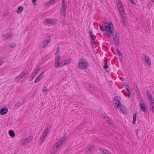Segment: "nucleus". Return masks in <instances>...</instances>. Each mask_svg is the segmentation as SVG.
<instances>
[{
	"instance_id": "f257e3e1",
	"label": "nucleus",
	"mask_w": 154,
	"mask_h": 154,
	"mask_svg": "<svg viewBox=\"0 0 154 154\" xmlns=\"http://www.w3.org/2000/svg\"><path fill=\"white\" fill-rule=\"evenodd\" d=\"M59 49H57L56 54L54 65L56 67H60L69 64L71 63V59L70 58H66L67 56L64 54H60Z\"/></svg>"
},
{
	"instance_id": "f03ea898",
	"label": "nucleus",
	"mask_w": 154,
	"mask_h": 154,
	"mask_svg": "<svg viewBox=\"0 0 154 154\" xmlns=\"http://www.w3.org/2000/svg\"><path fill=\"white\" fill-rule=\"evenodd\" d=\"M102 27L105 31L106 36L108 38L114 34V26L111 22H106L104 23Z\"/></svg>"
},
{
	"instance_id": "7ed1b4c3",
	"label": "nucleus",
	"mask_w": 154,
	"mask_h": 154,
	"mask_svg": "<svg viewBox=\"0 0 154 154\" xmlns=\"http://www.w3.org/2000/svg\"><path fill=\"white\" fill-rule=\"evenodd\" d=\"M79 69L85 70L88 67V64L86 60L83 59H80L78 63Z\"/></svg>"
},
{
	"instance_id": "20e7f679",
	"label": "nucleus",
	"mask_w": 154,
	"mask_h": 154,
	"mask_svg": "<svg viewBox=\"0 0 154 154\" xmlns=\"http://www.w3.org/2000/svg\"><path fill=\"white\" fill-rule=\"evenodd\" d=\"M66 137L64 136L61 138L55 143L54 149H57L58 150L65 143L66 141Z\"/></svg>"
},
{
	"instance_id": "39448f33",
	"label": "nucleus",
	"mask_w": 154,
	"mask_h": 154,
	"mask_svg": "<svg viewBox=\"0 0 154 154\" xmlns=\"http://www.w3.org/2000/svg\"><path fill=\"white\" fill-rule=\"evenodd\" d=\"M50 127H47L44 131L43 134L40 138L39 140V142L42 143L45 140V139L46 138L47 135L50 130Z\"/></svg>"
},
{
	"instance_id": "423d86ee",
	"label": "nucleus",
	"mask_w": 154,
	"mask_h": 154,
	"mask_svg": "<svg viewBox=\"0 0 154 154\" xmlns=\"http://www.w3.org/2000/svg\"><path fill=\"white\" fill-rule=\"evenodd\" d=\"M140 102L139 104L140 109L142 112H146L147 109V107L144 102L143 101L142 99L140 100Z\"/></svg>"
},
{
	"instance_id": "0eeeda50",
	"label": "nucleus",
	"mask_w": 154,
	"mask_h": 154,
	"mask_svg": "<svg viewBox=\"0 0 154 154\" xmlns=\"http://www.w3.org/2000/svg\"><path fill=\"white\" fill-rule=\"evenodd\" d=\"M116 2L120 13L121 16H122V15L124 14V11L122 3L121 2L120 0H116Z\"/></svg>"
},
{
	"instance_id": "6e6552de",
	"label": "nucleus",
	"mask_w": 154,
	"mask_h": 154,
	"mask_svg": "<svg viewBox=\"0 0 154 154\" xmlns=\"http://www.w3.org/2000/svg\"><path fill=\"white\" fill-rule=\"evenodd\" d=\"M51 41V39L50 38H48L44 40L40 45V48L45 47L50 43Z\"/></svg>"
},
{
	"instance_id": "1a4fd4ad",
	"label": "nucleus",
	"mask_w": 154,
	"mask_h": 154,
	"mask_svg": "<svg viewBox=\"0 0 154 154\" xmlns=\"http://www.w3.org/2000/svg\"><path fill=\"white\" fill-rule=\"evenodd\" d=\"M66 6L64 0H62V8H61V12L62 16H65L66 10Z\"/></svg>"
},
{
	"instance_id": "9d476101",
	"label": "nucleus",
	"mask_w": 154,
	"mask_h": 154,
	"mask_svg": "<svg viewBox=\"0 0 154 154\" xmlns=\"http://www.w3.org/2000/svg\"><path fill=\"white\" fill-rule=\"evenodd\" d=\"M45 22L47 23L50 24L52 25H54L57 23V20L47 19L45 20Z\"/></svg>"
},
{
	"instance_id": "9b49d317",
	"label": "nucleus",
	"mask_w": 154,
	"mask_h": 154,
	"mask_svg": "<svg viewBox=\"0 0 154 154\" xmlns=\"http://www.w3.org/2000/svg\"><path fill=\"white\" fill-rule=\"evenodd\" d=\"M124 85L126 87V90L128 93V94L127 95L126 93L123 92V94L125 96H127L128 98H130L131 97L130 90L128 88V87L127 86V84L126 83H124Z\"/></svg>"
},
{
	"instance_id": "f8f14e48",
	"label": "nucleus",
	"mask_w": 154,
	"mask_h": 154,
	"mask_svg": "<svg viewBox=\"0 0 154 154\" xmlns=\"http://www.w3.org/2000/svg\"><path fill=\"white\" fill-rule=\"evenodd\" d=\"M120 97L117 96L115 97L114 98V101L113 102L114 104L117 105V108H118L120 106Z\"/></svg>"
},
{
	"instance_id": "ddd939ff",
	"label": "nucleus",
	"mask_w": 154,
	"mask_h": 154,
	"mask_svg": "<svg viewBox=\"0 0 154 154\" xmlns=\"http://www.w3.org/2000/svg\"><path fill=\"white\" fill-rule=\"evenodd\" d=\"M119 33H116L115 36L113 38V40L116 45H118L119 43Z\"/></svg>"
},
{
	"instance_id": "4468645a",
	"label": "nucleus",
	"mask_w": 154,
	"mask_h": 154,
	"mask_svg": "<svg viewBox=\"0 0 154 154\" xmlns=\"http://www.w3.org/2000/svg\"><path fill=\"white\" fill-rule=\"evenodd\" d=\"M44 72H42L39 75V76L37 77V78L35 80L34 82L35 83H36L37 82H38L41 80L43 79L44 78Z\"/></svg>"
},
{
	"instance_id": "2eb2a0df",
	"label": "nucleus",
	"mask_w": 154,
	"mask_h": 154,
	"mask_svg": "<svg viewBox=\"0 0 154 154\" xmlns=\"http://www.w3.org/2000/svg\"><path fill=\"white\" fill-rule=\"evenodd\" d=\"M33 140V137L32 136L29 137L28 138H26L22 140L23 144H25L28 143H31L32 142Z\"/></svg>"
},
{
	"instance_id": "dca6fc26",
	"label": "nucleus",
	"mask_w": 154,
	"mask_h": 154,
	"mask_svg": "<svg viewBox=\"0 0 154 154\" xmlns=\"http://www.w3.org/2000/svg\"><path fill=\"white\" fill-rule=\"evenodd\" d=\"M145 62L147 65L150 66L151 64V60L149 57L147 56L145 57Z\"/></svg>"
},
{
	"instance_id": "f3484780",
	"label": "nucleus",
	"mask_w": 154,
	"mask_h": 154,
	"mask_svg": "<svg viewBox=\"0 0 154 154\" xmlns=\"http://www.w3.org/2000/svg\"><path fill=\"white\" fill-rule=\"evenodd\" d=\"M8 111V109L6 107H4L0 110V114L2 115H4L7 113Z\"/></svg>"
},
{
	"instance_id": "a211bd4d",
	"label": "nucleus",
	"mask_w": 154,
	"mask_h": 154,
	"mask_svg": "<svg viewBox=\"0 0 154 154\" xmlns=\"http://www.w3.org/2000/svg\"><path fill=\"white\" fill-rule=\"evenodd\" d=\"M118 108L119 109L121 110V111L123 113H125L126 112L125 106L123 105H122L121 104H120V106Z\"/></svg>"
},
{
	"instance_id": "6ab92c4d",
	"label": "nucleus",
	"mask_w": 154,
	"mask_h": 154,
	"mask_svg": "<svg viewBox=\"0 0 154 154\" xmlns=\"http://www.w3.org/2000/svg\"><path fill=\"white\" fill-rule=\"evenodd\" d=\"M146 94H147V97L148 99V100H151L153 98V97L151 93L149 91H146Z\"/></svg>"
},
{
	"instance_id": "aec40b11",
	"label": "nucleus",
	"mask_w": 154,
	"mask_h": 154,
	"mask_svg": "<svg viewBox=\"0 0 154 154\" xmlns=\"http://www.w3.org/2000/svg\"><path fill=\"white\" fill-rule=\"evenodd\" d=\"M39 70V68L34 69L31 73V75L35 77L37 75V73L38 72Z\"/></svg>"
},
{
	"instance_id": "412c9836",
	"label": "nucleus",
	"mask_w": 154,
	"mask_h": 154,
	"mask_svg": "<svg viewBox=\"0 0 154 154\" xmlns=\"http://www.w3.org/2000/svg\"><path fill=\"white\" fill-rule=\"evenodd\" d=\"M13 36V34L12 33H9L6 34H4L3 35V37H4V38L5 39L10 38L11 37Z\"/></svg>"
},
{
	"instance_id": "4be33fe9",
	"label": "nucleus",
	"mask_w": 154,
	"mask_h": 154,
	"mask_svg": "<svg viewBox=\"0 0 154 154\" xmlns=\"http://www.w3.org/2000/svg\"><path fill=\"white\" fill-rule=\"evenodd\" d=\"M90 35L91 40V42H93L96 39L95 36L93 35L91 31L90 32Z\"/></svg>"
},
{
	"instance_id": "5701e85b",
	"label": "nucleus",
	"mask_w": 154,
	"mask_h": 154,
	"mask_svg": "<svg viewBox=\"0 0 154 154\" xmlns=\"http://www.w3.org/2000/svg\"><path fill=\"white\" fill-rule=\"evenodd\" d=\"M105 118L106 119V120L108 123L109 124L111 125H113V123L110 120L109 118H108L107 116H105Z\"/></svg>"
},
{
	"instance_id": "b1692460",
	"label": "nucleus",
	"mask_w": 154,
	"mask_h": 154,
	"mask_svg": "<svg viewBox=\"0 0 154 154\" xmlns=\"http://www.w3.org/2000/svg\"><path fill=\"white\" fill-rule=\"evenodd\" d=\"M121 17H122V21L123 22L124 24L125 25H126L127 24V21L125 19V18L124 16V14L122 15V16H121Z\"/></svg>"
},
{
	"instance_id": "393cba45",
	"label": "nucleus",
	"mask_w": 154,
	"mask_h": 154,
	"mask_svg": "<svg viewBox=\"0 0 154 154\" xmlns=\"http://www.w3.org/2000/svg\"><path fill=\"white\" fill-rule=\"evenodd\" d=\"M94 147V145H91V146L87 149V151L89 153L91 152Z\"/></svg>"
},
{
	"instance_id": "a878e982",
	"label": "nucleus",
	"mask_w": 154,
	"mask_h": 154,
	"mask_svg": "<svg viewBox=\"0 0 154 154\" xmlns=\"http://www.w3.org/2000/svg\"><path fill=\"white\" fill-rule=\"evenodd\" d=\"M27 74V72H21L19 75L23 79L25 76Z\"/></svg>"
},
{
	"instance_id": "bb28decb",
	"label": "nucleus",
	"mask_w": 154,
	"mask_h": 154,
	"mask_svg": "<svg viewBox=\"0 0 154 154\" xmlns=\"http://www.w3.org/2000/svg\"><path fill=\"white\" fill-rule=\"evenodd\" d=\"M9 134L10 136L11 137L15 136V134L12 130H10L9 132Z\"/></svg>"
},
{
	"instance_id": "cd10ccee",
	"label": "nucleus",
	"mask_w": 154,
	"mask_h": 154,
	"mask_svg": "<svg viewBox=\"0 0 154 154\" xmlns=\"http://www.w3.org/2000/svg\"><path fill=\"white\" fill-rule=\"evenodd\" d=\"M23 10V8L22 6H20L18 7L17 12L18 13H20Z\"/></svg>"
},
{
	"instance_id": "c85d7f7f",
	"label": "nucleus",
	"mask_w": 154,
	"mask_h": 154,
	"mask_svg": "<svg viewBox=\"0 0 154 154\" xmlns=\"http://www.w3.org/2000/svg\"><path fill=\"white\" fill-rule=\"evenodd\" d=\"M21 105V102L20 101L17 102L15 105V108L17 109Z\"/></svg>"
},
{
	"instance_id": "c756f323",
	"label": "nucleus",
	"mask_w": 154,
	"mask_h": 154,
	"mask_svg": "<svg viewBox=\"0 0 154 154\" xmlns=\"http://www.w3.org/2000/svg\"><path fill=\"white\" fill-rule=\"evenodd\" d=\"M136 119V114H134L133 115V119L132 123L134 124L135 123Z\"/></svg>"
},
{
	"instance_id": "7c9ffc66",
	"label": "nucleus",
	"mask_w": 154,
	"mask_h": 154,
	"mask_svg": "<svg viewBox=\"0 0 154 154\" xmlns=\"http://www.w3.org/2000/svg\"><path fill=\"white\" fill-rule=\"evenodd\" d=\"M22 79V78L19 75V76L15 78L14 81H15L17 82L21 80Z\"/></svg>"
},
{
	"instance_id": "2f4dec72",
	"label": "nucleus",
	"mask_w": 154,
	"mask_h": 154,
	"mask_svg": "<svg viewBox=\"0 0 154 154\" xmlns=\"http://www.w3.org/2000/svg\"><path fill=\"white\" fill-rule=\"evenodd\" d=\"M57 149H54V148L53 150L51 152V154H57Z\"/></svg>"
},
{
	"instance_id": "473e14b6",
	"label": "nucleus",
	"mask_w": 154,
	"mask_h": 154,
	"mask_svg": "<svg viewBox=\"0 0 154 154\" xmlns=\"http://www.w3.org/2000/svg\"><path fill=\"white\" fill-rule=\"evenodd\" d=\"M149 109L151 110L153 112H154V105L150 106Z\"/></svg>"
},
{
	"instance_id": "72a5a7b5",
	"label": "nucleus",
	"mask_w": 154,
	"mask_h": 154,
	"mask_svg": "<svg viewBox=\"0 0 154 154\" xmlns=\"http://www.w3.org/2000/svg\"><path fill=\"white\" fill-rule=\"evenodd\" d=\"M34 77L30 75V77L29 78V81H32Z\"/></svg>"
},
{
	"instance_id": "f704fd0d",
	"label": "nucleus",
	"mask_w": 154,
	"mask_h": 154,
	"mask_svg": "<svg viewBox=\"0 0 154 154\" xmlns=\"http://www.w3.org/2000/svg\"><path fill=\"white\" fill-rule=\"evenodd\" d=\"M117 53L119 56H122V54L120 53V51L118 49H117Z\"/></svg>"
},
{
	"instance_id": "c9c22d12",
	"label": "nucleus",
	"mask_w": 154,
	"mask_h": 154,
	"mask_svg": "<svg viewBox=\"0 0 154 154\" xmlns=\"http://www.w3.org/2000/svg\"><path fill=\"white\" fill-rule=\"evenodd\" d=\"M51 4V3L50 1H49L47 2L46 3L45 5H50Z\"/></svg>"
},
{
	"instance_id": "e433bc0d",
	"label": "nucleus",
	"mask_w": 154,
	"mask_h": 154,
	"mask_svg": "<svg viewBox=\"0 0 154 154\" xmlns=\"http://www.w3.org/2000/svg\"><path fill=\"white\" fill-rule=\"evenodd\" d=\"M150 106L154 105V101L149 103Z\"/></svg>"
},
{
	"instance_id": "4c0bfd02",
	"label": "nucleus",
	"mask_w": 154,
	"mask_h": 154,
	"mask_svg": "<svg viewBox=\"0 0 154 154\" xmlns=\"http://www.w3.org/2000/svg\"><path fill=\"white\" fill-rule=\"evenodd\" d=\"M57 1V0H51L50 1L51 2V4H54Z\"/></svg>"
},
{
	"instance_id": "58836bf2",
	"label": "nucleus",
	"mask_w": 154,
	"mask_h": 154,
	"mask_svg": "<svg viewBox=\"0 0 154 154\" xmlns=\"http://www.w3.org/2000/svg\"><path fill=\"white\" fill-rule=\"evenodd\" d=\"M91 42V45H92V46L93 48H94L96 46L95 45H94V42Z\"/></svg>"
},
{
	"instance_id": "ea45409f",
	"label": "nucleus",
	"mask_w": 154,
	"mask_h": 154,
	"mask_svg": "<svg viewBox=\"0 0 154 154\" xmlns=\"http://www.w3.org/2000/svg\"><path fill=\"white\" fill-rule=\"evenodd\" d=\"M131 2V3L133 5H135V2H134V1L133 0H129Z\"/></svg>"
},
{
	"instance_id": "a19ab883",
	"label": "nucleus",
	"mask_w": 154,
	"mask_h": 154,
	"mask_svg": "<svg viewBox=\"0 0 154 154\" xmlns=\"http://www.w3.org/2000/svg\"><path fill=\"white\" fill-rule=\"evenodd\" d=\"M48 91V90L47 89H46V88H45L42 90V91L43 92H44L47 91Z\"/></svg>"
},
{
	"instance_id": "79ce46f5",
	"label": "nucleus",
	"mask_w": 154,
	"mask_h": 154,
	"mask_svg": "<svg viewBox=\"0 0 154 154\" xmlns=\"http://www.w3.org/2000/svg\"><path fill=\"white\" fill-rule=\"evenodd\" d=\"M148 101L149 103L151 102H152L154 101V99L153 98V99H152L151 100H148Z\"/></svg>"
},
{
	"instance_id": "37998d69",
	"label": "nucleus",
	"mask_w": 154,
	"mask_h": 154,
	"mask_svg": "<svg viewBox=\"0 0 154 154\" xmlns=\"http://www.w3.org/2000/svg\"><path fill=\"white\" fill-rule=\"evenodd\" d=\"M108 67V65L106 64H105L104 66V68H105V69H107V68Z\"/></svg>"
},
{
	"instance_id": "c03bdc74",
	"label": "nucleus",
	"mask_w": 154,
	"mask_h": 154,
	"mask_svg": "<svg viewBox=\"0 0 154 154\" xmlns=\"http://www.w3.org/2000/svg\"><path fill=\"white\" fill-rule=\"evenodd\" d=\"M15 46V44L14 43L12 44L11 45V46L12 47H14Z\"/></svg>"
},
{
	"instance_id": "a18cd8bd",
	"label": "nucleus",
	"mask_w": 154,
	"mask_h": 154,
	"mask_svg": "<svg viewBox=\"0 0 154 154\" xmlns=\"http://www.w3.org/2000/svg\"><path fill=\"white\" fill-rule=\"evenodd\" d=\"M37 0H32V2L33 3H35L36 1Z\"/></svg>"
},
{
	"instance_id": "49530a36",
	"label": "nucleus",
	"mask_w": 154,
	"mask_h": 154,
	"mask_svg": "<svg viewBox=\"0 0 154 154\" xmlns=\"http://www.w3.org/2000/svg\"><path fill=\"white\" fill-rule=\"evenodd\" d=\"M2 61H0V66L2 64Z\"/></svg>"
},
{
	"instance_id": "de8ad7c7",
	"label": "nucleus",
	"mask_w": 154,
	"mask_h": 154,
	"mask_svg": "<svg viewBox=\"0 0 154 154\" xmlns=\"http://www.w3.org/2000/svg\"><path fill=\"white\" fill-rule=\"evenodd\" d=\"M102 29H102L101 28V30H102Z\"/></svg>"
}]
</instances>
